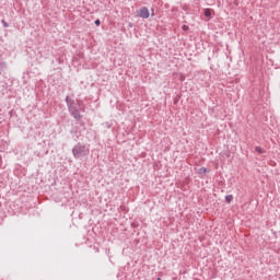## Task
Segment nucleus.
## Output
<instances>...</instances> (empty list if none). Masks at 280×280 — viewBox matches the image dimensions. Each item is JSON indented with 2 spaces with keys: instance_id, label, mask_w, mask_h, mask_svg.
Listing matches in <instances>:
<instances>
[{
  "instance_id": "nucleus-1",
  "label": "nucleus",
  "mask_w": 280,
  "mask_h": 280,
  "mask_svg": "<svg viewBox=\"0 0 280 280\" xmlns=\"http://www.w3.org/2000/svg\"><path fill=\"white\" fill-rule=\"evenodd\" d=\"M90 149L86 147V144H83L81 142H78L72 148V154L74 159H84V156H89Z\"/></svg>"
},
{
  "instance_id": "nucleus-2",
  "label": "nucleus",
  "mask_w": 280,
  "mask_h": 280,
  "mask_svg": "<svg viewBox=\"0 0 280 280\" xmlns=\"http://www.w3.org/2000/svg\"><path fill=\"white\" fill-rule=\"evenodd\" d=\"M78 106H80V102L70 105L68 107V110L77 121H80L82 119V114H80V109H78Z\"/></svg>"
},
{
  "instance_id": "nucleus-3",
  "label": "nucleus",
  "mask_w": 280,
  "mask_h": 280,
  "mask_svg": "<svg viewBox=\"0 0 280 280\" xmlns=\"http://www.w3.org/2000/svg\"><path fill=\"white\" fill-rule=\"evenodd\" d=\"M138 16L140 19H150V10L148 9V7H142Z\"/></svg>"
},
{
  "instance_id": "nucleus-4",
  "label": "nucleus",
  "mask_w": 280,
  "mask_h": 280,
  "mask_svg": "<svg viewBox=\"0 0 280 280\" xmlns=\"http://www.w3.org/2000/svg\"><path fill=\"white\" fill-rule=\"evenodd\" d=\"M66 104H67V106L69 108L71 105L75 104V101H73L69 96H67L66 97Z\"/></svg>"
},
{
  "instance_id": "nucleus-5",
  "label": "nucleus",
  "mask_w": 280,
  "mask_h": 280,
  "mask_svg": "<svg viewBox=\"0 0 280 280\" xmlns=\"http://www.w3.org/2000/svg\"><path fill=\"white\" fill-rule=\"evenodd\" d=\"M203 14L206 19H211V9H205Z\"/></svg>"
},
{
  "instance_id": "nucleus-6",
  "label": "nucleus",
  "mask_w": 280,
  "mask_h": 280,
  "mask_svg": "<svg viewBox=\"0 0 280 280\" xmlns=\"http://www.w3.org/2000/svg\"><path fill=\"white\" fill-rule=\"evenodd\" d=\"M255 152H258V154H266V150H264L261 147H255Z\"/></svg>"
},
{
  "instance_id": "nucleus-7",
  "label": "nucleus",
  "mask_w": 280,
  "mask_h": 280,
  "mask_svg": "<svg viewBox=\"0 0 280 280\" xmlns=\"http://www.w3.org/2000/svg\"><path fill=\"white\" fill-rule=\"evenodd\" d=\"M225 202H228V205H231V202H233V195L225 196Z\"/></svg>"
},
{
  "instance_id": "nucleus-8",
  "label": "nucleus",
  "mask_w": 280,
  "mask_h": 280,
  "mask_svg": "<svg viewBox=\"0 0 280 280\" xmlns=\"http://www.w3.org/2000/svg\"><path fill=\"white\" fill-rule=\"evenodd\" d=\"M199 174H207V167H200Z\"/></svg>"
},
{
  "instance_id": "nucleus-9",
  "label": "nucleus",
  "mask_w": 280,
  "mask_h": 280,
  "mask_svg": "<svg viewBox=\"0 0 280 280\" xmlns=\"http://www.w3.org/2000/svg\"><path fill=\"white\" fill-rule=\"evenodd\" d=\"M94 24L96 25V27H100L102 25V21H100V19L94 21Z\"/></svg>"
},
{
  "instance_id": "nucleus-10",
  "label": "nucleus",
  "mask_w": 280,
  "mask_h": 280,
  "mask_svg": "<svg viewBox=\"0 0 280 280\" xmlns=\"http://www.w3.org/2000/svg\"><path fill=\"white\" fill-rule=\"evenodd\" d=\"M1 23H2L3 27H10V24H8V22H5V20H1Z\"/></svg>"
},
{
  "instance_id": "nucleus-11",
  "label": "nucleus",
  "mask_w": 280,
  "mask_h": 280,
  "mask_svg": "<svg viewBox=\"0 0 280 280\" xmlns=\"http://www.w3.org/2000/svg\"><path fill=\"white\" fill-rule=\"evenodd\" d=\"M182 30H183L184 32H187V31L189 30V26L183 25V26H182Z\"/></svg>"
},
{
  "instance_id": "nucleus-12",
  "label": "nucleus",
  "mask_w": 280,
  "mask_h": 280,
  "mask_svg": "<svg viewBox=\"0 0 280 280\" xmlns=\"http://www.w3.org/2000/svg\"><path fill=\"white\" fill-rule=\"evenodd\" d=\"M106 128H110V125H109V122H106Z\"/></svg>"
},
{
  "instance_id": "nucleus-13",
  "label": "nucleus",
  "mask_w": 280,
  "mask_h": 280,
  "mask_svg": "<svg viewBox=\"0 0 280 280\" xmlns=\"http://www.w3.org/2000/svg\"><path fill=\"white\" fill-rule=\"evenodd\" d=\"M151 15L154 16V9H152V14Z\"/></svg>"
}]
</instances>
